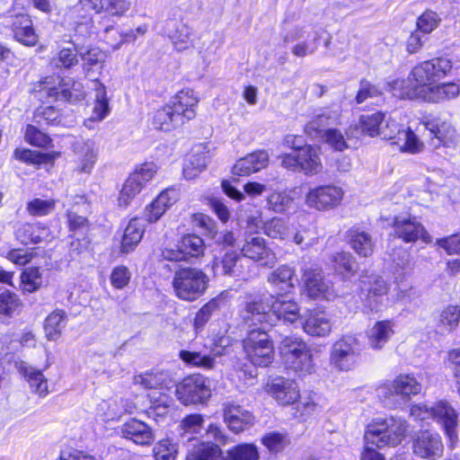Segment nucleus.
Here are the masks:
<instances>
[{"instance_id": "nucleus-1", "label": "nucleus", "mask_w": 460, "mask_h": 460, "mask_svg": "<svg viewBox=\"0 0 460 460\" xmlns=\"http://www.w3.org/2000/svg\"><path fill=\"white\" fill-rule=\"evenodd\" d=\"M240 316L249 326L263 323H269L272 326V316L277 320L293 323L300 317V309L297 303L288 295L279 294L277 296H270L266 303L261 297L246 302L240 311Z\"/></svg>"}, {"instance_id": "nucleus-2", "label": "nucleus", "mask_w": 460, "mask_h": 460, "mask_svg": "<svg viewBox=\"0 0 460 460\" xmlns=\"http://www.w3.org/2000/svg\"><path fill=\"white\" fill-rule=\"evenodd\" d=\"M406 430V421L402 418L373 420L365 431V448L361 454V460H385L374 447L378 448L385 446L395 447L403 440Z\"/></svg>"}, {"instance_id": "nucleus-3", "label": "nucleus", "mask_w": 460, "mask_h": 460, "mask_svg": "<svg viewBox=\"0 0 460 460\" xmlns=\"http://www.w3.org/2000/svg\"><path fill=\"white\" fill-rule=\"evenodd\" d=\"M199 100L194 96L193 91L182 90L179 92L164 107L156 111L153 117V125L155 128L170 131L178 128L196 116V106Z\"/></svg>"}, {"instance_id": "nucleus-4", "label": "nucleus", "mask_w": 460, "mask_h": 460, "mask_svg": "<svg viewBox=\"0 0 460 460\" xmlns=\"http://www.w3.org/2000/svg\"><path fill=\"white\" fill-rule=\"evenodd\" d=\"M279 349L281 358L289 369L300 376L314 372L313 350L300 337L287 336L283 338Z\"/></svg>"}, {"instance_id": "nucleus-5", "label": "nucleus", "mask_w": 460, "mask_h": 460, "mask_svg": "<svg viewBox=\"0 0 460 460\" xmlns=\"http://www.w3.org/2000/svg\"><path fill=\"white\" fill-rule=\"evenodd\" d=\"M438 79L427 61L414 66L408 80H394L389 84V90L400 99L415 100L421 95L420 88H429Z\"/></svg>"}, {"instance_id": "nucleus-6", "label": "nucleus", "mask_w": 460, "mask_h": 460, "mask_svg": "<svg viewBox=\"0 0 460 460\" xmlns=\"http://www.w3.org/2000/svg\"><path fill=\"white\" fill-rule=\"evenodd\" d=\"M208 282V276L200 269L185 267L175 271L172 284L178 298L191 302L205 293Z\"/></svg>"}, {"instance_id": "nucleus-7", "label": "nucleus", "mask_w": 460, "mask_h": 460, "mask_svg": "<svg viewBox=\"0 0 460 460\" xmlns=\"http://www.w3.org/2000/svg\"><path fill=\"white\" fill-rule=\"evenodd\" d=\"M247 359L260 367H269L274 360V346L265 329H252L243 341Z\"/></svg>"}, {"instance_id": "nucleus-8", "label": "nucleus", "mask_w": 460, "mask_h": 460, "mask_svg": "<svg viewBox=\"0 0 460 460\" xmlns=\"http://www.w3.org/2000/svg\"><path fill=\"white\" fill-rule=\"evenodd\" d=\"M294 151L290 154H285L282 156L281 164L283 167L304 172L305 175H316L323 170V164L320 158V148L311 145L296 146L293 145Z\"/></svg>"}, {"instance_id": "nucleus-9", "label": "nucleus", "mask_w": 460, "mask_h": 460, "mask_svg": "<svg viewBox=\"0 0 460 460\" xmlns=\"http://www.w3.org/2000/svg\"><path fill=\"white\" fill-rule=\"evenodd\" d=\"M385 122L380 135L383 138L391 140L402 152L418 154L422 151L423 143L410 128H404L391 117L385 118Z\"/></svg>"}, {"instance_id": "nucleus-10", "label": "nucleus", "mask_w": 460, "mask_h": 460, "mask_svg": "<svg viewBox=\"0 0 460 460\" xmlns=\"http://www.w3.org/2000/svg\"><path fill=\"white\" fill-rule=\"evenodd\" d=\"M360 353L358 340L354 336H343L332 344L330 362L337 369L348 371L356 366Z\"/></svg>"}, {"instance_id": "nucleus-11", "label": "nucleus", "mask_w": 460, "mask_h": 460, "mask_svg": "<svg viewBox=\"0 0 460 460\" xmlns=\"http://www.w3.org/2000/svg\"><path fill=\"white\" fill-rule=\"evenodd\" d=\"M175 394L184 405L204 404L210 398L211 390L206 377L191 375L176 385Z\"/></svg>"}, {"instance_id": "nucleus-12", "label": "nucleus", "mask_w": 460, "mask_h": 460, "mask_svg": "<svg viewBox=\"0 0 460 460\" xmlns=\"http://www.w3.org/2000/svg\"><path fill=\"white\" fill-rule=\"evenodd\" d=\"M156 172L157 166L154 163H145L137 167L122 186L118 199L119 206L127 208Z\"/></svg>"}, {"instance_id": "nucleus-13", "label": "nucleus", "mask_w": 460, "mask_h": 460, "mask_svg": "<svg viewBox=\"0 0 460 460\" xmlns=\"http://www.w3.org/2000/svg\"><path fill=\"white\" fill-rule=\"evenodd\" d=\"M344 196L341 187L323 185L312 188L305 195V204L314 209L325 211L340 205Z\"/></svg>"}, {"instance_id": "nucleus-14", "label": "nucleus", "mask_w": 460, "mask_h": 460, "mask_svg": "<svg viewBox=\"0 0 460 460\" xmlns=\"http://www.w3.org/2000/svg\"><path fill=\"white\" fill-rule=\"evenodd\" d=\"M394 234L405 243L421 240L425 243L431 242V236L423 225L415 217L396 216L393 222Z\"/></svg>"}, {"instance_id": "nucleus-15", "label": "nucleus", "mask_w": 460, "mask_h": 460, "mask_svg": "<svg viewBox=\"0 0 460 460\" xmlns=\"http://www.w3.org/2000/svg\"><path fill=\"white\" fill-rule=\"evenodd\" d=\"M412 450L420 458L438 460L443 456L444 445L438 433L421 430L413 439Z\"/></svg>"}, {"instance_id": "nucleus-16", "label": "nucleus", "mask_w": 460, "mask_h": 460, "mask_svg": "<svg viewBox=\"0 0 460 460\" xmlns=\"http://www.w3.org/2000/svg\"><path fill=\"white\" fill-rule=\"evenodd\" d=\"M361 296L371 311L379 310L380 298L387 294L388 285L378 275H363L359 279Z\"/></svg>"}, {"instance_id": "nucleus-17", "label": "nucleus", "mask_w": 460, "mask_h": 460, "mask_svg": "<svg viewBox=\"0 0 460 460\" xmlns=\"http://www.w3.org/2000/svg\"><path fill=\"white\" fill-rule=\"evenodd\" d=\"M303 279L306 293L311 298L330 301L336 296L332 283L323 277L322 270H305Z\"/></svg>"}, {"instance_id": "nucleus-18", "label": "nucleus", "mask_w": 460, "mask_h": 460, "mask_svg": "<svg viewBox=\"0 0 460 460\" xmlns=\"http://www.w3.org/2000/svg\"><path fill=\"white\" fill-rule=\"evenodd\" d=\"M422 124L437 139L435 146H449L456 141V130L447 117L430 114L423 118Z\"/></svg>"}, {"instance_id": "nucleus-19", "label": "nucleus", "mask_w": 460, "mask_h": 460, "mask_svg": "<svg viewBox=\"0 0 460 460\" xmlns=\"http://www.w3.org/2000/svg\"><path fill=\"white\" fill-rule=\"evenodd\" d=\"M266 391L281 405L293 404L300 397L297 383L282 376L270 379L266 385Z\"/></svg>"}, {"instance_id": "nucleus-20", "label": "nucleus", "mask_w": 460, "mask_h": 460, "mask_svg": "<svg viewBox=\"0 0 460 460\" xmlns=\"http://www.w3.org/2000/svg\"><path fill=\"white\" fill-rule=\"evenodd\" d=\"M223 416L228 429L234 433H240L254 423L252 413L233 402L223 404Z\"/></svg>"}, {"instance_id": "nucleus-21", "label": "nucleus", "mask_w": 460, "mask_h": 460, "mask_svg": "<svg viewBox=\"0 0 460 460\" xmlns=\"http://www.w3.org/2000/svg\"><path fill=\"white\" fill-rule=\"evenodd\" d=\"M432 419L443 428L451 444L457 441L458 414L448 402L439 401L433 405Z\"/></svg>"}, {"instance_id": "nucleus-22", "label": "nucleus", "mask_w": 460, "mask_h": 460, "mask_svg": "<svg viewBox=\"0 0 460 460\" xmlns=\"http://www.w3.org/2000/svg\"><path fill=\"white\" fill-rule=\"evenodd\" d=\"M241 252L244 257L250 258L263 266L271 267L276 262L275 254L266 246L264 238L258 235L247 236L241 247Z\"/></svg>"}, {"instance_id": "nucleus-23", "label": "nucleus", "mask_w": 460, "mask_h": 460, "mask_svg": "<svg viewBox=\"0 0 460 460\" xmlns=\"http://www.w3.org/2000/svg\"><path fill=\"white\" fill-rule=\"evenodd\" d=\"M319 35L317 31H305L301 28L290 31L285 37L284 42L297 41L292 48V53L298 58L313 54L318 48Z\"/></svg>"}, {"instance_id": "nucleus-24", "label": "nucleus", "mask_w": 460, "mask_h": 460, "mask_svg": "<svg viewBox=\"0 0 460 460\" xmlns=\"http://www.w3.org/2000/svg\"><path fill=\"white\" fill-rule=\"evenodd\" d=\"M180 198V191L174 187L163 190L156 199L146 207L145 218L150 222H156Z\"/></svg>"}, {"instance_id": "nucleus-25", "label": "nucleus", "mask_w": 460, "mask_h": 460, "mask_svg": "<svg viewBox=\"0 0 460 460\" xmlns=\"http://www.w3.org/2000/svg\"><path fill=\"white\" fill-rule=\"evenodd\" d=\"M119 432L127 439L141 446L150 445L155 440L153 429L144 421L130 419L119 428Z\"/></svg>"}, {"instance_id": "nucleus-26", "label": "nucleus", "mask_w": 460, "mask_h": 460, "mask_svg": "<svg viewBox=\"0 0 460 460\" xmlns=\"http://www.w3.org/2000/svg\"><path fill=\"white\" fill-rule=\"evenodd\" d=\"M76 168L78 172L90 173L99 156V146L93 139L77 142L75 145Z\"/></svg>"}, {"instance_id": "nucleus-27", "label": "nucleus", "mask_w": 460, "mask_h": 460, "mask_svg": "<svg viewBox=\"0 0 460 460\" xmlns=\"http://www.w3.org/2000/svg\"><path fill=\"white\" fill-rule=\"evenodd\" d=\"M188 453L186 460H224L220 447L210 441H200L197 438H187Z\"/></svg>"}, {"instance_id": "nucleus-28", "label": "nucleus", "mask_w": 460, "mask_h": 460, "mask_svg": "<svg viewBox=\"0 0 460 460\" xmlns=\"http://www.w3.org/2000/svg\"><path fill=\"white\" fill-rule=\"evenodd\" d=\"M422 92L419 100L429 102H442L456 98L460 93V86L455 82L442 83L431 85L429 88H420Z\"/></svg>"}, {"instance_id": "nucleus-29", "label": "nucleus", "mask_w": 460, "mask_h": 460, "mask_svg": "<svg viewBox=\"0 0 460 460\" xmlns=\"http://www.w3.org/2000/svg\"><path fill=\"white\" fill-rule=\"evenodd\" d=\"M269 162L266 151H256L236 161L232 172L237 176H247L265 168Z\"/></svg>"}, {"instance_id": "nucleus-30", "label": "nucleus", "mask_w": 460, "mask_h": 460, "mask_svg": "<svg viewBox=\"0 0 460 460\" xmlns=\"http://www.w3.org/2000/svg\"><path fill=\"white\" fill-rule=\"evenodd\" d=\"M332 328L330 315L323 311L309 313L303 322V330L305 333L314 337H326Z\"/></svg>"}, {"instance_id": "nucleus-31", "label": "nucleus", "mask_w": 460, "mask_h": 460, "mask_svg": "<svg viewBox=\"0 0 460 460\" xmlns=\"http://www.w3.org/2000/svg\"><path fill=\"white\" fill-rule=\"evenodd\" d=\"M349 247L360 257H369L373 254L375 242L372 235L359 228L352 227L347 232Z\"/></svg>"}, {"instance_id": "nucleus-32", "label": "nucleus", "mask_w": 460, "mask_h": 460, "mask_svg": "<svg viewBox=\"0 0 460 460\" xmlns=\"http://www.w3.org/2000/svg\"><path fill=\"white\" fill-rule=\"evenodd\" d=\"M164 34L171 40L177 51H183L190 46L191 30L184 23H177L172 20L166 21Z\"/></svg>"}, {"instance_id": "nucleus-33", "label": "nucleus", "mask_w": 460, "mask_h": 460, "mask_svg": "<svg viewBox=\"0 0 460 460\" xmlns=\"http://www.w3.org/2000/svg\"><path fill=\"white\" fill-rule=\"evenodd\" d=\"M16 367L18 371L29 383L33 393L41 397H45L49 394L48 381L40 370L30 366L24 361L18 362Z\"/></svg>"}, {"instance_id": "nucleus-34", "label": "nucleus", "mask_w": 460, "mask_h": 460, "mask_svg": "<svg viewBox=\"0 0 460 460\" xmlns=\"http://www.w3.org/2000/svg\"><path fill=\"white\" fill-rule=\"evenodd\" d=\"M89 6L79 1L66 13V20L69 25L81 34L89 33L92 28V16Z\"/></svg>"}, {"instance_id": "nucleus-35", "label": "nucleus", "mask_w": 460, "mask_h": 460, "mask_svg": "<svg viewBox=\"0 0 460 460\" xmlns=\"http://www.w3.org/2000/svg\"><path fill=\"white\" fill-rule=\"evenodd\" d=\"M394 323L384 320L376 322L367 333L368 345L373 349H381L394 333Z\"/></svg>"}, {"instance_id": "nucleus-36", "label": "nucleus", "mask_w": 460, "mask_h": 460, "mask_svg": "<svg viewBox=\"0 0 460 460\" xmlns=\"http://www.w3.org/2000/svg\"><path fill=\"white\" fill-rule=\"evenodd\" d=\"M12 29L15 39L26 46H34L38 41L32 22L27 14L18 13L14 15Z\"/></svg>"}, {"instance_id": "nucleus-37", "label": "nucleus", "mask_w": 460, "mask_h": 460, "mask_svg": "<svg viewBox=\"0 0 460 460\" xmlns=\"http://www.w3.org/2000/svg\"><path fill=\"white\" fill-rule=\"evenodd\" d=\"M392 389L402 399L410 400L420 393L422 385L413 375L401 374L393 381Z\"/></svg>"}, {"instance_id": "nucleus-38", "label": "nucleus", "mask_w": 460, "mask_h": 460, "mask_svg": "<svg viewBox=\"0 0 460 460\" xmlns=\"http://www.w3.org/2000/svg\"><path fill=\"white\" fill-rule=\"evenodd\" d=\"M48 94L58 100L67 101L69 102H76L82 101L85 97V92L83 84L79 82L62 83L58 87L49 88Z\"/></svg>"}, {"instance_id": "nucleus-39", "label": "nucleus", "mask_w": 460, "mask_h": 460, "mask_svg": "<svg viewBox=\"0 0 460 460\" xmlns=\"http://www.w3.org/2000/svg\"><path fill=\"white\" fill-rule=\"evenodd\" d=\"M295 281H296V270L288 265L278 267L268 276V282L285 293L294 288Z\"/></svg>"}, {"instance_id": "nucleus-40", "label": "nucleus", "mask_w": 460, "mask_h": 460, "mask_svg": "<svg viewBox=\"0 0 460 460\" xmlns=\"http://www.w3.org/2000/svg\"><path fill=\"white\" fill-rule=\"evenodd\" d=\"M144 232L143 220L137 217L132 218L125 228L121 241V251L123 252L133 251L141 241Z\"/></svg>"}, {"instance_id": "nucleus-41", "label": "nucleus", "mask_w": 460, "mask_h": 460, "mask_svg": "<svg viewBox=\"0 0 460 460\" xmlns=\"http://www.w3.org/2000/svg\"><path fill=\"white\" fill-rule=\"evenodd\" d=\"M67 323V315L64 310L57 309L49 314L44 324L45 335L49 341H57Z\"/></svg>"}, {"instance_id": "nucleus-42", "label": "nucleus", "mask_w": 460, "mask_h": 460, "mask_svg": "<svg viewBox=\"0 0 460 460\" xmlns=\"http://www.w3.org/2000/svg\"><path fill=\"white\" fill-rule=\"evenodd\" d=\"M16 234L23 244H36L49 237V230L39 225L26 224L17 230Z\"/></svg>"}, {"instance_id": "nucleus-43", "label": "nucleus", "mask_w": 460, "mask_h": 460, "mask_svg": "<svg viewBox=\"0 0 460 460\" xmlns=\"http://www.w3.org/2000/svg\"><path fill=\"white\" fill-rule=\"evenodd\" d=\"M169 380L168 373L152 370L134 376V384L145 389H161Z\"/></svg>"}, {"instance_id": "nucleus-44", "label": "nucleus", "mask_w": 460, "mask_h": 460, "mask_svg": "<svg viewBox=\"0 0 460 460\" xmlns=\"http://www.w3.org/2000/svg\"><path fill=\"white\" fill-rule=\"evenodd\" d=\"M180 358L187 365L206 370L214 368L215 357L199 351L182 349L179 352Z\"/></svg>"}, {"instance_id": "nucleus-45", "label": "nucleus", "mask_w": 460, "mask_h": 460, "mask_svg": "<svg viewBox=\"0 0 460 460\" xmlns=\"http://www.w3.org/2000/svg\"><path fill=\"white\" fill-rule=\"evenodd\" d=\"M147 31L148 25L146 23L139 25L136 30L130 31L129 33L127 34H121L113 28H107L105 31V40L113 49H118L125 41L128 40V38L136 40L137 34L144 35Z\"/></svg>"}, {"instance_id": "nucleus-46", "label": "nucleus", "mask_w": 460, "mask_h": 460, "mask_svg": "<svg viewBox=\"0 0 460 460\" xmlns=\"http://www.w3.org/2000/svg\"><path fill=\"white\" fill-rule=\"evenodd\" d=\"M110 113L109 100L106 94V88L102 84H95V99L93 108L92 120L101 121Z\"/></svg>"}, {"instance_id": "nucleus-47", "label": "nucleus", "mask_w": 460, "mask_h": 460, "mask_svg": "<svg viewBox=\"0 0 460 460\" xmlns=\"http://www.w3.org/2000/svg\"><path fill=\"white\" fill-rule=\"evenodd\" d=\"M186 261L198 258L204 253L205 243L202 238L196 234H186L179 242Z\"/></svg>"}, {"instance_id": "nucleus-48", "label": "nucleus", "mask_w": 460, "mask_h": 460, "mask_svg": "<svg viewBox=\"0 0 460 460\" xmlns=\"http://www.w3.org/2000/svg\"><path fill=\"white\" fill-rule=\"evenodd\" d=\"M220 300L213 298L206 303L195 314L193 329L196 334L201 332L212 314L219 310Z\"/></svg>"}, {"instance_id": "nucleus-49", "label": "nucleus", "mask_w": 460, "mask_h": 460, "mask_svg": "<svg viewBox=\"0 0 460 460\" xmlns=\"http://www.w3.org/2000/svg\"><path fill=\"white\" fill-rule=\"evenodd\" d=\"M385 113L381 111L361 115L359 124L362 131L369 137L381 135L382 124L385 121Z\"/></svg>"}, {"instance_id": "nucleus-50", "label": "nucleus", "mask_w": 460, "mask_h": 460, "mask_svg": "<svg viewBox=\"0 0 460 460\" xmlns=\"http://www.w3.org/2000/svg\"><path fill=\"white\" fill-rule=\"evenodd\" d=\"M259 457L255 445L243 443L228 449L224 460H259Z\"/></svg>"}, {"instance_id": "nucleus-51", "label": "nucleus", "mask_w": 460, "mask_h": 460, "mask_svg": "<svg viewBox=\"0 0 460 460\" xmlns=\"http://www.w3.org/2000/svg\"><path fill=\"white\" fill-rule=\"evenodd\" d=\"M264 233L272 239L288 240L290 236L288 222L280 217H274L264 224Z\"/></svg>"}, {"instance_id": "nucleus-52", "label": "nucleus", "mask_w": 460, "mask_h": 460, "mask_svg": "<svg viewBox=\"0 0 460 460\" xmlns=\"http://www.w3.org/2000/svg\"><path fill=\"white\" fill-rule=\"evenodd\" d=\"M460 321V307L458 305H449L446 306L438 314V323L446 331L455 330Z\"/></svg>"}, {"instance_id": "nucleus-53", "label": "nucleus", "mask_w": 460, "mask_h": 460, "mask_svg": "<svg viewBox=\"0 0 460 460\" xmlns=\"http://www.w3.org/2000/svg\"><path fill=\"white\" fill-rule=\"evenodd\" d=\"M121 402V400L119 402L117 399L102 400L97 405V414L102 417L105 421H108L120 416L124 411L130 412L127 409H122Z\"/></svg>"}, {"instance_id": "nucleus-54", "label": "nucleus", "mask_w": 460, "mask_h": 460, "mask_svg": "<svg viewBox=\"0 0 460 460\" xmlns=\"http://www.w3.org/2000/svg\"><path fill=\"white\" fill-rule=\"evenodd\" d=\"M332 261L336 271L344 277L349 274H353L358 269L355 258L349 252H337L333 255Z\"/></svg>"}, {"instance_id": "nucleus-55", "label": "nucleus", "mask_w": 460, "mask_h": 460, "mask_svg": "<svg viewBox=\"0 0 460 460\" xmlns=\"http://www.w3.org/2000/svg\"><path fill=\"white\" fill-rule=\"evenodd\" d=\"M78 53L79 50L75 48H63L52 58L51 64L58 68L69 69L78 64Z\"/></svg>"}, {"instance_id": "nucleus-56", "label": "nucleus", "mask_w": 460, "mask_h": 460, "mask_svg": "<svg viewBox=\"0 0 460 460\" xmlns=\"http://www.w3.org/2000/svg\"><path fill=\"white\" fill-rule=\"evenodd\" d=\"M261 443L270 452H279L290 443V440L285 432L271 431L261 438Z\"/></svg>"}, {"instance_id": "nucleus-57", "label": "nucleus", "mask_w": 460, "mask_h": 460, "mask_svg": "<svg viewBox=\"0 0 460 460\" xmlns=\"http://www.w3.org/2000/svg\"><path fill=\"white\" fill-rule=\"evenodd\" d=\"M240 261L239 255L234 251L227 252L220 261L217 262L214 268L216 270L219 269L222 270V272L225 275L229 276H239L241 274V270L238 267V261Z\"/></svg>"}, {"instance_id": "nucleus-58", "label": "nucleus", "mask_w": 460, "mask_h": 460, "mask_svg": "<svg viewBox=\"0 0 460 460\" xmlns=\"http://www.w3.org/2000/svg\"><path fill=\"white\" fill-rule=\"evenodd\" d=\"M292 202L293 199L285 191L273 192L267 199L268 208L276 213H284Z\"/></svg>"}, {"instance_id": "nucleus-59", "label": "nucleus", "mask_w": 460, "mask_h": 460, "mask_svg": "<svg viewBox=\"0 0 460 460\" xmlns=\"http://www.w3.org/2000/svg\"><path fill=\"white\" fill-rule=\"evenodd\" d=\"M21 283L25 292L32 293L41 285V274L38 268H28L21 275Z\"/></svg>"}, {"instance_id": "nucleus-60", "label": "nucleus", "mask_w": 460, "mask_h": 460, "mask_svg": "<svg viewBox=\"0 0 460 460\" xmlns=\"http://www.w3.org/2000/svg\"><path fill=\"white\" fill-rule=\"evenodd\" d=\"M154 454L155 460H175L177 447L172 440L162 439L154 447Z\"/></svg>"}, {"instance_id": "nucleus-61", "label": "nucleus", "mask_w": 460, "mask_h": 460, "mask_svg": "<svg viewBox=\"0 0 460 460\" xmlns=\"http://www.w3.org/2000/svg\"><path fill=\"white\" fill-rule=\"evenodd\" d=\"M381 95L382 91L377 85L363 79L359 82V88L356 95V102L360 104L367 100L380 97Z\"/></svg>"}, {"instance_id": "nucleus-62", "label": "nucleus", "mask_w": 460, "mask_h": 460, "mask_svg": "<svg viewBox=\"0 0 460 460\" xmlns=\"http://www.w3.org/2000/svg\"><path fill=\"white\" fill-rule=\"evenodd\" d=\"M54 207L53 200L34 199L28 202L26 209L31 216L43 217L50 213Z\"/></svg>"}, {"instance_id": "nucleus-63", "label": "nucleus", "mask_w": 460, "mask_h": 460, "mask_svg": "<svg viewBox=\"0 0 460 460\" xmlns=\"http://www.w3.org/2000/svg\"><path fill=\"white\" fill-rule=\"evenodd\" d=\"M204 424V418L200 414H190L186 416L181 422V428L183 430L182 437L188 434H198L201 431Z\"/></svg>"}, {"instance_id": "nucleus-64", "label": "nucleus", "mask_w": 460, "mask_h": 460, "mask_svg": "<svg viewBox=\"0 0 460 460\" xmlns=\"http://www.w3.org/2000/svg\"><path fill=\"white\" fill-rule=\"evenodd\" d=\"M439 21L440 19L435 12L427 11L419 17L417 31L422 34H429L437 28Z\"/></svg>"}]
</instances>
